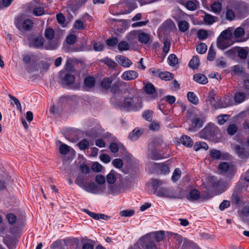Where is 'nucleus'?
<instances>
[{
  "label": "nucleus",
  "instance_id": "44",
  "mask_svg": "<svg viewBox=\"0 0 249 249\" xmlns=\"http://www.w3.org/2000/svg\"><path fill=\"white\" fill-rule=\"evenodd\" d=\"M45 36L48 40H51L53 38L54 36V31L53 29L48 28L45 31Z\"/></svg>",
  "mask_w": 249,
  "mask_h": 249
},
{
  "label": "nucleus",
  "instance_id": "45",
  "mask_svg": "<svg viewBox=\"0 0 249 249\" xmlns=\"http://www.w3.org/2000/svg\"><path fill=\"white\" fill-rule=\"evenodd\" d=\"M245 94L241 92L237 93L234 96L235 101L237 103H241L245 100Z\"/></svg>",
  "mask_w": 249,
  "mask_h": 249
},
{
  "label": "nucleus",
  "instance_id": "54",
  "mask_svg": "<svg viewBox=\"0 0 249 249\" xmlns=\"http://www.w3.org/2000/svg\"><path fill=\"white\" fill-rule=\"evenodd\" d=\"M134 214V211L131 210H125L120 212V214L122 216L130 217Z\"/></svg>",
  "mask_w": 249,
  "mask_h": 249
},
{
  "label": "nucleus",
  "instance_id": "28",
  "mask_svg": "<svg viewBox=\"0 0 249 249\" xmlns=\"http://www.w3.org/2000/svg\"><path fill=\"white\" fill-rule=\"evenodd\" d=\"M217 18L209 14H206L203 18L205 24L212 25L216 21Z\"/></svg>",
  "mask_w": 249,
  "mask_h": 249
},
{
  "label": "nucleus",
  "instance_id": "42",
  "mask_svg": "<svg viewBox=\"0 0 249 249\" xmlns=\"http://www.w3.org/2000/svg\"><path fill=\"white\" fill-rule=\"evenodd\" d=\"M61 144L59 146V151L61 154L66 155L71 151V148L70 146L66 144L59 142Z\"/></svg>",
  "mask_w": 249,
  "mask_h": 249
},
{
  "label": "nucleus",
  "instance_id": "27",
  "mask_svg": "<svg viewBox=\"0 0 249 249\" xmlns=\"http://www.w3.org/2000/svg\"><path fill=\"white\" fill-rule=\"evenodd\" d=\"M181 143L185 146L191 147L193 144V141L192 139L186 135L182 136L180 138Z\"/></svg>",
  "mask_w": 249,
  "mask_h": 249
},
{
  "label": "nucleus",
  "instance_id": "63",
  "mask_svg": "<svg viewBox=\"0 0 249 249\" xmlns=\"http://www.w3.org/2000/svg\"><path fill=\"white\" fill-rule=\"evenodd\" d=\"M6 218L10 224H14L17 220V217L12 213L7 214Z\"/></svg>",
  "mask_w": 249,
  "mask_h": 249
},
{
  "label": "nucleus",
  "instance_id": "1",
  "mask_svg": "<svg viewBox=\"0 0 249 249\" xmlns=\"http://www.w3.org/2000/svg\"><path fill=\"white\" fill-rule=\"evenodd\" d=\"M164 238V232L162 231L153 232L142 236L139 241L143 249H156L155 241L160 242Z\"/></svg>",
  "mask_w": 249,
  "mask_h": 249
},
{
  "label": "nucleus",
  "instance_id": "43",
  "mask_svg": "<svg viewBox=\"0 0 249 249\" xmlns=\"http://www.w3.org/2000/svg\"><path fill=\"white\" fill-rule=\"evenodd\" d=\"M95 84V80L93 77H86L84 80V84L86 87L91 88Z\"/></svg>",
  "mask_w": 249,
  "mask_h": 249
},
{
  "label": "nucleus",
  "instance_id": "36",
  "mask_svg": "<svg viewBox=\"0 0 249 249\" xmlns=\"http://www.w3.org/2000/svg\"><path fill=\"white\" fill-rule=\"evenodd\" d=\"M117 173L114 171H111L107 176V182L109 184H113L116 179Z\"/></svg>",
  "mask_w": 249,
  "mask_h": 249
},
{
  "label": "nucleus",
  "instance_id": "5",
  "mask_svg": "<svg viewBox=\"0 0 249 249\" xmlns=\"http://www.w3.org/2000/svg\"><path fill=\"white\" fill-rule=\"evenodd\" d=\"M172 246L177 249H184L189 244V241L176 233L171 234Z\"/></svg>",
  "mask_w": 249,
  "mask_h": 249
},
{
  "label": "nucleus",
  "instance_id": "51",
  "mask_svg": "<svg viewBox=\"0 0 249 249\" xmlns=\"http://www.w3.org/2000/svg\"><path fill=\"white\" fill-rule=\"evenodd\" d=\"M44 10L41 7H35L33 10V13L36 16H40L44 14Z\"/></svg>",
  "mask_w": 249,
  "mask_h": 249
},
{
  "label": "nucleus",
  "instance_id": "11",
  "mask_svg": "<svg viewBox=\"0 0 249 249\" xmlns=\"http://www.w3.org/2000/svg\"><path fill=\"white\" fill-rule=\"evenodd\" d=\"M75 72L69 71L68 72H63L61 74L63 83L66 85H71L73 83L75 80Z\"/></svg>",
  "mask_w": 249,
  "mask_h": 249
},
{
  "label": "nucleus",
  "instance_id": "29",
  "mask_svg": "<svg viewBox=\"0 0 249 249\" xmlns=\"http://www.w3.org/2000/svg\"><path fill=\"white\" fill-rule=\"evenodd\" d=\"M124 148L123 145L120 142H111L109 145L110 150L113 153L117 152L119 149Z\"/></svg>",
  "mask_w": 249,
  "mask_h": 249
},
{
  "label": "nucleus",
  "instance_id": "24",
  "mask_svg": "<svg viewBox=\"0 0 249 249\" xmlns=\"http://www.w3.org/2000/svg\"><path fill=\"white\" fill-rule=\"evenodd\" d=\"M140 30H133L131 31L126 36L127 39L131 43L136 42V39L139 37Z\"/></svg>",
  "mask_w": 249,
  "mask_h": 249
},
{
  "label": "nucleus",
  "instance_id": "16",
  "mask_svg": "<svg viewBox=\"0 0 249 249\" xmlns=\"http://www.w3.org/2000/svg\"><path fill=\"white\" fill-rule=\"evenodd\" d=\"M235 153L241 159H247L249 157V152L245 150L243 147H241L239 145H236L234 148Z\"/></svg>",
  "mask_w": 249,
  "mask_h": 249
},
{
  "label": "nucleus",
  "instance_id": "30",
  "mask_svg": "<svg viewBox=\"0 0 249 249\" xmlns=\"http://www.w3.org/2000/svg\"><path fill=\"white\" fill-rule=\"evenodd\" d=\"M142 131L138 128L134 129L129 135V138L132 141L137 140L141 135Z\"/></svg>",
  "mask_w": 249,
  "mask_h": 249
},
{
  "label": "nucleus",
  "instance_id": "26",
  "mask_svg": "<svg viewBox=\"0 0 249 249\" xmlns=\"http://www.w3.org/2000/svg\"><path fill=\"white\" fill-rule=\"evenodd\" d=\"M185 7L191 11L195 10L197 6V2L196 0H188L185 2L182 3Z\"/></svg>",
  "mask_w": 249,
  "mask_h": 249
},
{
  "label": "nucleus",
  "instance_id": "37",
  "mask_svg": "<svg viewBox=\"0 0 249 249\" xmlns=\"http://www.w3.org/2000/svg\"><path fill=\"white\" fill-rule=\"evenodd\" d=\"M75 183L83 189L87 182L85 180L84 177L82 175H79L76 178Z\"/></svg>",
  "mask_w": 249,
  "mask_h": 249
},
{
  "label": "nucleus",
  "instance_id": "39",
  "mask_svg": "<svg viewBox=\"0 0 249 249\" xmlns=\"http://www.w3.org/2000/svg\"><path fill=\"white\" fill-rule=\"evenodd\" d=\"M199 64V60L197 56H194L190 60L189 65L193 69H197Z\"/></svg>",
  "mask_w": 249,
  "mask_h": 249
},
{
  "label": "nucleus",
  "instance_id": "58",
  "mask_svg": "<svg viewBox=\"0 0 249 249\" xmlns=\"http://www.w3.org/2000/svg\"><path fill=\"white\" fill-rule=\"evenodd\" d=\"M112 164L117 168H121L123 165V162L122 160L120 159H115L112 161Z\"/></svg>",
  "mask_w": 249,
  "mask_h": 249
},
{
  "label": "nucleus",
  "instance_id": "14",
  "mask_svg": "<svg viewBox=\"0 0 249 249\" xmlns=\"http://www.w3.org/2000/svg\"><path fill=\"white\" fill-rule=\"evenodd\" d=\"M223 9L221 0H215L210 5V11L215 14L219 15Z\"/></svg>",
  "mask_w": 249,
  "mask_h": 249
},
{
  "label": "nucleus",
  "instance_id": "38",
  "mask_svg": "<svg viewBox=\"0 0 249 249\" xmlns=\"http://www.w3.org/2000/svg\"><path fill=\"white\" fill-rule=\"evenodd\" d=\"M130 45L128 43L125 41H122L118 44V49L121 51H125L129 50Z\"/></svg>",
  "mask_w": 249,
  "mask_h": 249
},
{
  "label": "nucleus",
  "instance_id": "59",
  "mask_svg": "<svg viewBox=\"0 0 249 249\" xmlns=\"http://www.w3.org/2000/svg\"><path fill=\"white\" fill-rule=\"evenodd\" d=\"M197 36L200 39H205L208 36V33L206 30H200L197 32Z\"/></svg>",
  "mask_w": 249,
  "mask_h": 249
},
{
  "label": "nucleus",
  "instance_id": "46",
  "mask_svg": "<svg viewBox=\"0 0 249 249\" xmlns=\"http://www.w3.org/2000/svg\"><path fill=\"white\" fill-rule=\"evenodd\" d=\"M91 168L93 172L97 173L101 172L103 169V167L98 162H94L92 163Z\"/></svg>",
  "mask_w": 249,
  "mask_h": 249
},
{
  "label": "nucleus",
  "instance_id": "18",
  "mask_svg": "<svg viewBox=\"0 0 249 249\" xmlns=\"http://www.w3.org/2000/svg\"><path fill=\"white\" fill-rule=\"evenodd\" d=\"M233 28L232 27H229L227 29L223 31L219 36H222L224 38L229 41H233L234 38L233 36Z\"/></svg>",
  "mask_w": 249,
  "mask_h": 249
},
{
  "label": "nucleus",
  "instance_id": "22",
  "mask_svg": "<svg viewBox=\"0 0 249 249\" xmlns=\"http://www.w3.org/2000/svg\"><path fill=\"white\" fill-rule=\"evenodd\" d=\"M43 39L42 37H38L33 38L30 42L31 47L40 48L43 46Z\"/></svg>",
  "mask_w": 249,
  "mask_h": 249
},
{
  "label": "nucleus",
  "instance_id": "19",
  "mask_svg": "<svg viewBox=\"0 0 249 249\" xmlns=\"http://www.w3.org/2000/svg\"><path fill=\"white\" fill-rule=\"evenodd\" d=\"M33 23L31 19H26L21 23H16V26L18 29L22 28L24 30H29L33 26Z\"/></svg>",
  "mask_w": 249,
  "mask_h": 249
},
{
  "label": "nucleus",
  "instance_id": "34",
  "mask_svg": "<svg viewBox=\"0 0 249 249\" xmlns=\"http://www.w3.org/2000/svg\"><path fill=\"white\" fill-rule=\"evenodd\" d=\"M187 96L189 101L191 103L194 105H197L198 103V99L194 92H189Z\"/></svg>",
  "mask_w": 249,
  "mask_h": 249
},
{
  "label": "nucleus",
  "instance_id": "9",
  "mask_svg": "<svg viewBox=\"0 0 249 249\" xmlns=\"http://www.w3.org/2000/svg\"><path fill=\"white\" fill-rule=\"evenodd\" d=\"M83 189L89 193L98 194L103 193L105 188L103 186H97L93 182H87Z\"/></svg>",
  "mask_w": 249,
  "mask_h": 249
},
{
  "label": "nucleus",
  "instance_id": "47",
  "mask_svg": "<svg viewBox=\"0 0 249 249\" xmlns=\"http://www.w3.org/2000/svg\"><path fill=\"white\" fill-rule=\"evenodd\" d=\"M144 90L147 94H152L155 92V89L152 84L148 83L144 86Z\"/></svg>",
  "mask_w": 249,
  "mask_h": 249
},
{
  "label": "nucleus",
  "instance_id": "17",
  "mask_svg": "<svg viewBox=\"0 0 249 249\" xmlns=\"http://www.w3.org/2000/svg\"><path fill=\"white\" fill-rule=\"evenodd\" d=\"M233 38L235 39L236 41L240 42L245 41V40L242 39V37L245 34V30L243 28L239 27L235 30L233 29Z\"/></svg>",
  "mask_w": 249,
  "mask_h": 249
},
{
  "label": "nucleus",
  "instance_id": "15",
  "mask_svg": "<svg viewBox=\"0 0 249 249\" xmlns=\"http://www.w3.org/2000/svg\"><path fill=\"white\" fill-rule=\"evenodd\" d=\"M138 75L139 74L137 71L133 70H128L122 73L121 78L125 81H131L137 78Z\"/></svg>",
  "mask_w": 249,
  "mask_h": 249
},
{
  "label": "nucleus",
  "instance_id": "32",
  "mask_svg": "<svg viewBox=\"0 0 249 249\" xmlns=\"http://www.w3.org/2000/svg\"><path fill=\"white\" fill-rule=\"evenodd\" d=\"M199 197V192L196 189L192 190L189 196H187V198L189 200H194L198 199Z\"/></svg>",
  "mask_w": 249,
  "mask_h": 249
},
{
  "label": "nucleus",
  "instance_id": "12",
  "mask_svg": "<svg viewBox=\"0 0 249 249\" xmlns=\"http://www.w3.org/2000/svg\"><path fill=\"white\" fill-rule=\"evenodd\" d=\"M233 42V41H229L219 36L217 39V46L218 49L224 50L231 46Z\"/></svg>",
  "mask_w": 249,
  "mask_h": 249
},
{
  "label": "nucleus",
  "instance_id": "60",
  "mask_svg": "<svg viewBox=\"0 0 249 249\" xmlns=\"http://www.w3.org/2000/svg\"><path fill=\"white\" fill-rule=\"evenodd\" d=\"M215 56V53L213 48V47L211 46L209 50L208 56H207V59L209 61H213Z\"/></svg>",
  "mask_w": 249,
  "mask_h": 249
},
{
  "label": "nucleus",
  "instance_id": "6",
  "mask_svg": "<svg viewBox=\"0 0 249 249\" xmlns=\"http://www.w3.org/2000/svg\"><path fill=\"white\" fill-rule=\"evenodd\" d=\"M209 100L210 101V104L212 106L214 105V102L216 100V107L217 108H225L231 105V103L229 97H225L222 98L217 97L215 99L214 97V93L210 95Z\"/></svg>",
  "mask_w": 249,
  "mask_h": 249
},
{
  "label": "nucleus",
  "instance_id": "57",
  "mask_svg": "<svg viewBox=\"0 0 249 249\" xmlns=\"http://www.w3.org/2000/svg\"><path fill=\"white\" fill-rule=\"evenodd\" d=\"M112 83V80L110 78L104 79L101 82V86L105 89H108Z\"/></svg>",
  "mask_w": 249,
  "mask_h": 249
},
{
  "label": "nucleus",
  "instance_id": "8",
  "mask_svg": "<svg viewBox=\"0 0 249 249\" xmlns=\"http://www.w3.org/2000/svg\"><path fill=\"white\" fill-rule=\"evenodd\" d=\"M158 196L172 198H180V195L175 194L174 190L170 188H161L157 191Z\"/></svg>",
  "mask_w": 249,
  "mask_h": 249
},
{
  "label": "nucleus",
  "instance_id": "23",
  "mask_svg": "<svg viewBox=\"0 0 249 249\" xmlns=\"http://www.w3.org/2000/svg\"><path fill=\"white\" fill-rule=\"evenodd\" d=\"M193 79L196 82L201 84H205L208 83V79L206 76L201 73L195 74Z\"/></svg>",
  "mask_w": 249,
  "mask_h": 249
},
{
  "label": "nucleus",
  "instance_id": "52",
  "mask_svg": "<svg viewBox=\"0 0 249 249\" xmlns=\"http://www.w3.org/2000/svg\"><path fill=\"white\" fill-rule=\"evenodd\" d=\"M93 49L95 51H101L103 50L104 45L100 42L94 41L93 43Z\"/></svg>",
  "mask_w": 249,
  "mask_h": 249
},
{
  "label": "nucleus",
  "instance_id": "41",
  "mask_svg": "<svg viewBox=\"0 0 249 249\" xmlns=\"http://www.w3.org/2000/svg\"><path fill=\"white\" fill-rule=\"evenodd\" d=\"M178 62V59L174 54H171L168 57V63L170 66H175Z\"/></svg>",
  "mask_w": 249,
  "mask_h": 249
},
{
  "label": "nucleus",
  "instance_id": "49",
  "mask_svg": "<svg viewBox=\"0 0 249 249\" xmlns=\"http://www.w3.org/2000/svg\"><path fill=\"white\" fill-rule=\"evenodd\" d=\"M207 50V45L203 43H201L198 45L196 47V51L198 53L200 54L204 53Z\"/></svg>",
  "mask_w": 249,
  "mask_h": 249
},
{
  "label": "nucleus",
  "instance_id": "55",
  "mask_svg": "<svg viewBox=\"0 0 249 249\" xmlns=\"http://www.w3.org/2000/svg\"><path fill=\"white\" fill-rule=\"evenodd\" d=\"M237 130V127L235 124H230L227 128L228 133L232 135L236 133Z\"/></svg>",
  "mask_w": 249,
  "mask_h": 249
},
{
  "label": "nucleus",
  "instance_id": "33",
  "mask_svg": "<svg viewBox=\"0 0 249 249\" xmlns=\"http://www.w3.org/2000/svg\"><path fill=\"white\" fill-rule=\"evenodd\" d=\"M161 79L168 81L172 80L174 76L173 74L168 71L160 72L159 76Z\"/></svg>",
  "mask_w": 249,
  "mask_h": 249
},
{
  "label": "nucleus",
  "instance_id": "31",
  "mask_svg": "<svg viewBox=\"0 0 249 249\" xmlns=\"http://www.w3.org/2000/svg\"><path fill=\"white\" fill-rule=\"evenodd\" d=\"M194 148L195 151H198L200 149L207 150L209 148L208 144L204 142H198L195 143Z\"/></svg>",
  "mask_w": 249,
  "mask_h": 249
},
{
  "label": "nucleus",
  "instance_id": "2",
  "mask_svg": "<svg viewBox=\"0 0 249 249\" xmlns=\"http://www.w3.org/2000/svg\"><path fill=\"white\" fill-rule=\"evenodd\" d=\"M240 4L234 0H229L226 6L225 17L229 21L233 20L235 17L234 12L238 11Z\"/></svg>",
  "mask_w": 249,
  "mask_h": 249
},
{
  "label": "nucleus",
  "instance_id": "21",
  "mask_svg": "<svg viewBox=\"0 0 249 249\" xmlns=\"http://www.w3.org/2000/svg\"><path fill=\"white\" fill-rule=\"evenodd\" d=\"M150 38V35L148 33L140 30L138 37V40L142 44H146L149 41Z\"/></svg>",
  "mask_w": 249,
  "mask_h": 249
},
{
  "label": "nucleus",
  "instance_id": "35",
  "mask_svg": "<svg viewBox=\"0 0 249 249\" xmlns=\"http://www.w3.org/2000/svg\"><path fill=\"white\" fill-rule=\"evenodd\" d=\"M189 24L185 20H180L178 21V27L179 30L184 32L189 29Z\"/></svg>",
  "mask_w": 249,
  "mask_h": 249
},
{
  "label": "nucleus",
  "instance_id": "3",
  "mask_svg": "<svg viewBox=\"0 0 249 249\" xmlns=\"http://www.w3.org/2000/svg\"><path fill=\"white\" fill-rule=\"evenodd\" d=\"M219 132L218 128L213 124L209 123L200 133V137L207 139L213 137Z\"/></svg>",
  "mask_w": 249,
  "mask_h": 249
},
{
  "label": "nucleus",
  "instance_id": "25",
  "mask_svg": "<svg viewBox=\"0 0 249 249\" xmlns=\"http://www.w3.org/2000/svg\"><path fill=\"white\" fill-rule=\"evenodd\" d=\"M191 121L193 127H200L202 126L204 119L200 118L198 116L195 115L191 119Z\"/></svg>",
  "mask_w": 249,
  "mask_h": 249
},
{
  "label": "nucleus",
  "instance_id": "56",
  "mask_svg": "<svg viewBox=\"0 0 249 249\" xmlns=\"http://www.w3.org/2000/svg\"><path fill=\"white\" fill-rule=\"evenodd\" d=\"M75 62V59L73 58H68L66 64V69L68 71L72 70V64Z\"/></svg>",
  "mask_w": 249,
  "mask_h": 249
},
{
  "label": "nucleus",
  "instance_id": "48",
  "mask_svg": "<svg viewBox=\"0 0 249 249\" xmlns=\"http://www.w3.org/2000/svg\"><path fill=\"white\" fill-rule=\"evenodd\" d=\"M230 118V116L229 115H221L217 117V122L218 123L222 125L224 124L225 122H226Z\"/></svg>",
  "mask_w": 249,
  "mask_h": 249
},
{
  "label": "nucleus",
  "instance_id": "40",
  "mask_svg": "<svg viewBox=\"0 0 249 249\" xmlns=\"http://www.w3.org/2000/svg\"><path fill=\"white\" fill-rule=\"evenodd\" d=\"M79 148L81 150H85L88 148L90 145V142L86 139H84L81 140L78 144H77Z\"/></svg>",
  "mask_w": 249,
  "mask_h": 249
},
{
  "label": "nucleus",
  "instance_id": "7",
  "mask_svg": "<svg viewBox=\"0 0 249 249\" xmlns=\"http://www.w3.org/2000/svg\"><path fill=\"white\" fill-rule=\"evenodd\" d=\"M124 105L125 107L134 111L138 110L142 107L141 100L137 98H126L124 101Z\"/></svg>",
  "mask_w": 249,
  "mask_h": 249
},
{
  "label": "nucleus",
  "instance_id": "61",
  "mask_svg": "<svg viewBox=\"0 0 249 249\" xmlns=\"http://www.w3.org/2000/svg\"><path fill=\"white\" fill-rule=\"evenodd\" d=\"M103 62L107 66L111 68H114L116 66V62L114 61L113 60L109 59L108 58H106L105 59H104L103 60Z\"/></svg>",
  "mask_w": 249,
  "mask_h": 249
},
{
  "label": "nucleus",
  "instance_id": "64",
  "mask_svg": "<svg viewBox=\"0 0 249 249\" xmlns=\"http://www.w3.org/2000/svg\"><path fill=\"white\" fill-rule=\"evenodd\" d=\"M100 159L102 162L105 163H107L109 162L111 160V158L110 156L105 154H103L101 155L100 156Z\"/></svg>",
  "mask_w": 249,
  "mask_h": 249
},
{
  "label": "nucleus",
  "instance_id": "20",
  "mask_svg": "<svg viewBox=\"0 0 249 249\" xmlns=\"http://www.w3.org/2000/svg\"><path fill=\"white\" fill-rule=\"evenodd\" d=\"M83 211L87 213L89 216L94 218L95 220H98L100 219H104V220H107L109 218V217L104 214H99L96 213H92L89 211L88 210L84 209Z\"/></svg>",
  "mask_w": 249,
  "mask_h": 249
},
{
  "label": "nucleus",
  "instance_id": "4",
  "mask_svg": "<svg viewBox=\"0 0 249 249\" xmlns=\"http://www.w3.org/2000/svg\"><path fill=\"white\" fill-rule=\"evenodd\" d=\"M218 171L220 174L230 177L234 175L236 172V168L231 163L223 162L218 165Z\"/></svg>",
  "mask_w": 249,
  "mask_h": 249
},
{
  "label": "nucleus",
  "instance_id": "10",
  "mask_svg": "<svg viewBox=\"0 0 249 249\" xmlns=\"http://www.w3.org/2000/svg\"><path fill=\"white\" fill-rule=\"evenodd\" d=\"M211 158L214 160H229L230 155L228 153L221 152L220 151L213 149L209 151Z\"/></svg>",
  "mask_w": 249,
  "mask_h": 249
},
{
  "label": "nucleus",
  "instance_id": "50",
  "mask_svg": "<svg viewBox=\"0 0 249 249\" xmlns=\"http://www.w3.org/2000/svg\"><path fill=\"white\" fill-rule=\"evenodd\" d=\"M181 177V171L179 169H176L172 176V180L174 182L177 181Z\"/></svg>",
  "mask_w": 249,
  "mask_h": 249
},
{
  "label": "nucleus",
  "instance_id": "53",
  "mask_svg": "<svg viewBox=\"0 0 249 249\" xmlns=\"http://www.w3.org/2000/svg\"><path fill=\"white\" fill-rule=\"evenodd\" d=\"M170 40L168 38H166L164 41V46L163 47V52H164L165 53H167L170 51Z\"/></svg>",
  "mask_w": 249,
  "mask_h": 249
},
{
  "label": "nucleus",
  "instance_id": "62",
  "mask_svg": "<svg viewBox=\"0 0 249 249\" xmlns=\"http://www.w3.org/2000/svg\"><path fill=\"white\" fill-rule=\"evenodd\" d=\"M248 55V52L245 49L241 48L238 51V56L242 59H245L247 57Z\"/></svg>",
  "mask_w": 249,
  "mask_h": 249
},
{
  "label": "nucleus",
  "instance_id": "13",
  "mask_svg": "<svg viewBox=\"0 0 249 249\" xmlns=\"http://www.w3.org/2000/svg\"><path fill=\"white\" fill-rule=\"evenodd\" d=\"M115 60L120 65L125 68H129L132 65L131 61L123 55H117Z\"/></svg>",
  "mask_w": 249,
  "mask_h": 249
}]
</instances>
